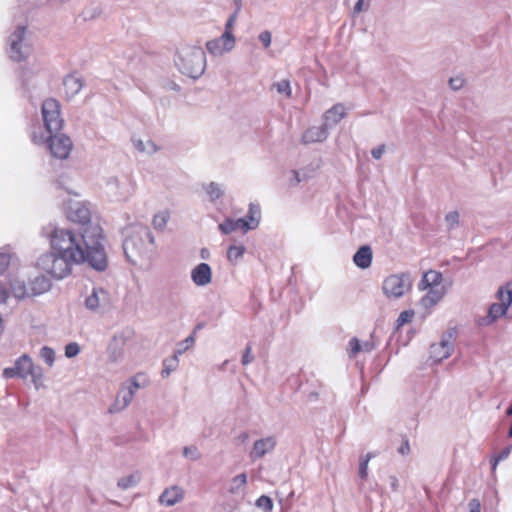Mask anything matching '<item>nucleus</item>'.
<instances>
[{"label": "nucleus", "instance_id": "obj_24", "mask_svg": "<svg viewBox=\"0 0 512 512\" xmlns=\"http://www.w3.org/2000/svg\"><path fill=\"white\" fill-rule=\"evenodd\" d=\"M443 281V276L440 272L435 270H429L425 272L422 276L418 284V288L421 291H425L429 288H433L435 286H441Z\"/></svg>", "mask_w": 512, "mask_h": 512}, {"label": "nucleus", "instance_id": "obj_22", "mask_svg": "<svg viewBox=\"0 0 512 512\" xmlns=\"http://www.w3.org/2000/svg\"><path fill=\"white\" fill-rule=\"evenodd\" d=\"M184 497V491L178 486L165 489L159 497L161 505L170 507L180 502Z\"/></svg>", "mask_w": 512, "mask_h": 512}, {"label": "nucleus", "instance_id": "obj_40", "mask_svg": "<svg viewBox=\"0 0 512 512\" xmlns=\"http://www.w3.org/2000/svg\"><path fill=\"white\" fill-rule=\"evenodd\" d=\"M255 505L257 508L261 509L264 512H271L273 510V501L270 497L266 495L260 496L256 500Z\"/></svg>", "mask_w": 512, "mask_h": 512}, {"label": "nucleus", "instance_id": "obj_20", "mask_svg": "<svg viewBox=\"0 0 512 512\" xmlns=\"http://www.w3.org/2000/svg\"><path fill=\"white\" fill-rule=\"evenodd\" d=\"M328 130L329 129L323 123L320 126L309 127L302 134L301 142L303 144L323 142L329 135Z\"/></svg>", "mask_w": 512, "mask_h": 512}, {"label": "nucleus", "instance_id": "obj_53", "mask_svg": "<svg viewBox=\"0 0 512 512\" xmlns=\"http://www.w3.org/2000/svg\"><path fill=\"white\" fill-rule=\"evenodd\" d=\"M252 347L250 345H247L243 355H242V359H241V362L244 366L250 364L254 357L252 356Z\"/></svg>", "mask_w": 512, "mask_h": 512}, {"label": "nucleus", "instance_id": "obj_3", "mask_svg": "<svg viewBox=\"0 0 512 512\" xmlns=\"http://www.w3.org/2000/svg\"><path fill=\"white\" fill-rule=\"evenodd\" d=\"M178 70L191 78H199L206 69V56L200 46L185 45L178 49L175 57Z\"/></svg>", "mask_w": 512, "mask_h": 512}, {"label": "nucleus", "instance_id": "obj_43", "mask_svg": "<svg viewBox=\"0 0 512 512\" xmlns=\"http://www.w3.org/2000/svg\"><path fill=\"white\" fill-rule=\"evenodd\" d=\"M183 455L184 457L192 460L197 461L201 458V454L196 446H186L183 448Z\"/></svg>", "mask_w": 512, "mask_h": 512}, {"label": "nucleus", "instance_id": "obj_62", "mask_svg": "<svg viewBox=\"0 0 512 512\" xmlns=\"http://www.w3.org/2000/svg\"><path fill=\"white\" fill-rule=\"evenodd\" d=\"M292 173H293V176L295 178V183L296 184L299 183L300 182V178H299L298 172L297 171H293Z\"/></svg>", "mask_w": 512, "mask_h": 512}, {"label": "nucleus", "instance_id": "obj_45", "mask_svg": "<svg viewBox=\"0 0 512 512\" xmlns=\"http://www.w3.org/2000/svg\"><path fill=\"white\" fill-rule=\"evenodd\" d=\"M348 347V355L350 358L355 357L361 352V342L356 337L349 341Z\"/></svg>", "mask_w": 512, "mask_h": 512}, {"label": "nucleus", "instance_id": "obj_34", "mask_svg": "<svg viewBox=\"0 0 512 512\" xmlns=\"http://www.w3.org/2000/svg\"><path fill=\"white\" fill-rule=\"evenodd\" d=\"M179 366V357L173 353L172 356L163 360V369L161 375L163 378L168 377Z\"/></svg>", "mask_w": 512, "mask_h": 512}, {"label": "nucleus", "instance_id": "obj_60", "mask_svg": "<svg viewBox=\"0 0 512 512\" xmlns=\"http://www.w3.org/2000/svg\"><path fill=\"white\" fill-rule=\"evenodd\" d=\"M374 349V344L370 341L361 343V352L369 353Z\"/></svg>", "mask_w": 512, "mask_h": 512}, {"label": "nucleus", "instance_id": "obj_35", "mask_svg": "<svg viewBox=\"0 0 512 512\" xmlns=\"http://www.w3.org/2000/svg\"><path fill=\"white\" fill-rule=\"evenodd\" d=\"M140 481V475L138 473H133L128 476H124L120 478L117 482V486L122 490H127L131 487L136 486Z\"/></svg>", "mask_w": 512, "mask_h": 512}, {"label": "nucleus", "instance_id": "obj_59", "mask_svg": "<svg viewBox=\"0 0 512 512\" xmlns=\"http://www.w3.org/2000/svg\"><path fill=\"white\" fill-rule=\"evenodd\" d=\"M388 480H389L391 489L393 491H397L398 490V486H399L398 478L395 475H390Z\"/></svg>", "mask_w": 512, "mask_h": 512}, {"label": "nucleus", "instance_id": "obj_58", "mask_svg": "<svg viewBox=\"0 0 512 512\" xmlns=\"http://www.w3.org/2000/svg\"><path fill=\"white\" fill-rule=\"evenodd\" d=\"M385 151V145H380L374 149H372L371 154L373 158L380 159Z\"/></svg>", "mask_w": 512, "mask_h": 512}, {"label": "nucleus", "instance_id": "obj_42", "mask_svg": "<svg viewBox=\"0 0 512 512\" xmlns=\"http://www.w3.org/2000/svg\"><path fill=\"white\" fill-rule=\"evenodd\" d=\"M40 357L44 360L46 364L50 367L53 366L55 361V352L52 348L48 346H44L40 350Z\"/></svg>", "mask_w": 512, "mask_h": 512}, {"label": "nucleus", "instance_id": "obj_32", "mask_svg": "<svg viewBox=\"0 0 512 512\" xmlns=\"http://www.w3.org/2000/svg\"><path fill=\"white\" fill-rule=\"evenodd\" d=\"M246 248L242 244L231 245L227 250L228 261L236 265L244 256Z\"/></svg>", "mask_w": 512, "mask_h": 512}, {"label": "nucleus", "instance_id": "obj_2", "mask_svg": "<svg viewBox=\"0 0 512 512\" xmlns=\"http://www.w3.org/2000/svg\"><path fill=\"white\" fill-rule=\"evenodd\" d=\"M154 249V237L147 226L130 225L124 230L123 250L133 264L150 257Z\"/></svg>", "mask_w": 512, "mask_h": 512}, {"label": "nucleus", "instance_id": "obj_28", "mask_svg": "<svg viewBox=\"0 0 512 512\" xmlns=\"http://www.w3.org/2000/svg\"><path fill=\"white\" fill-rule=\"evenodd\" d=\"M202 189L206 193L210 202L217 201L218 199L222 198L225 194V189L223 185L214 181L204 183L202 185Z\"/></svg>", "mask_w": 512, "mask_h": 512}, {"label": "nucleus", "instance_id": "obj_1", "mask_svg": "<svg viewBox=\"0 0 512 512\" xmlns=\"http://www.w3.org/2000/svg\"><path fill=\"white\" fill-rule=\"evenodd\" d=\"M47 233L51 249L79 263L87 262L95 270L106 269L108 261L103 246V230L100 225L89 226L78 233L71 229L53 227Z\"/></svg>", "mask_w": 512, "mask_h": 512}, {"label": "nucleus", "instance_id": "obj_36", "mask_svg": "<svg viewBox=\"0 0 512 512\" xmlns=\"http://www.w3.org/2000/svg\"><path fill=\"white\" fill-rule=\"evenodd\" d=\"M195 341L196 339L194 334L189 335L187 338L177 343L176 348L174 350V354L177 355L178 357L184 354L186 351L193 348V346L195 345Z\"/></svg>", "mask_w": 512, "mask_h": 512}, {"label": "nucleus", "instance_id": "obj_7", "mask_svg": "<svg viewBox=\"0 0 512 512\" xmlns=\"http://www.w3.org/2000/svg\"><path fill=\"white\" fill-rule=\"evenodd\" d=\"M32 140L36 144L48 142V148L52 156L58 159L68 158L73 147L71 139L64 134L52 133L44 137L43 135L38 136L34 133Z\"/></svg>", "mask_w": 512, "mask_h": 512}, {"label": "nucleus", "instance_id": "obj_29", "mask_svg": "<svg viewBox=\"0 0 512 512\" xmlns=\"http://www.w3.org/2000/svg\"><path fill=\"white\" fill-rule=\"evenodd\" d=\"M7 286H10L13 296L17 299H23L30 296V291L27 289L25 282L18 278L6 279Z\"/></svg>", "mask_w": 512, "mask_h": 512}, {"label": "nucleus", "instance_id": "obj_52", "mask_svg": "<svg viewBox=\"0 0 512 512\" xmlns=\"http://www.w3.org/2000/svg\"><path fill=\"white\" fill-rule=\"evenodd\" d=\"M8 299V290L6 278L0 279V304L5 303Z\"/></svg>", "mask_w": 512, "mask_h": 512}, {"label": "nucleus", "instance_id": "obj_63", "mask_svg": "<svg viewBox=\"0 0 512 512\" xmlns=\"http://www.w3.org/2000/svg\"><path fill=\"white\" fill-rule=\"evenodd\" d=\"M240 438H241L243 441H245V440H247V439H248V434H247V433H242V434L240 435Z\"/></svg>", "mask_w": 512, "mask_h": 512}, {"label": "nucleus", "instance_id": "obj_15", "mask_svg": "<svg viewBox=\"0 0 512 512\" xmlns=\"http://www.w3.org/2000/svg\"><path fill=\"white\" fill-rule=\"evenodd\" d=\"M236 45V38L233 33L223 32L221 36L206 42L205 47L208 53L214 57H221L231 52Z\"/></svg>", "mask_w": 512, "mask_h": 512}, {"label": "nucleus", "instance_id": "obj_33", "mask_svg": "<svg viewBox=\"0 0 512 512\" xmlns=\"http://www.w3.org/2000/svg\"><path fill=\"white\" fill-rule=\"evenodd\" d=\"M247 218H251V222H247L250 230H254L259 226L261 219V210L259 205L251 203L247 213Z\"/></svg>", "mask_w": 512, "mask_h": 512}, {"label": "nucleus", "instance_id": "obj_16", "mask_svg": "<svg viewBox=\"0 0 512 512\" xmlns=\"http://www.w3.org/2000/svg\"><path fill=\"white\" fill-rule=\"evenodd\" d=\"M128 338L124 332L116 333L112 337L107 347V356L110 362L116 363L123 358Z\"/></svg>", "mask_w": 512, "mask_h": 512}, {"label": "nucleus", "instance_id": "obj_50", "mask_svg": "<svg viewBox=\"0 0 512 512\" xmlns=\"http://www.w3.org/2000/svg\"><path fill=\"white\" fill-rule=\"evenodd\" d=\"M80 352V347L76 342H72L66 345L65 347V356L67 358H72L78 355Z\"/></svg>", "mask_w": 512, "mask_h": 512}, {"label": "nucleus", "instance_id": "obj_17", "mask_svg": "<svg viewBox=\"0 0 512 512\" xmlns=\"http://www.w3.org/2000/svg\"><path fill=\"white\" fill-rule=\"evenodd\" d=\"M277 444L275 436H267L256 440L253 443L249 457L252 461L263 458L266 454L272 452Z\"/></svg>", "mask_w": 512, "mask_h": 512}, {"label": "nucleus", "instance_id": "obj_18", "mask_svg": "<svg viewBox=\"0 0 512 512\" xmlns=\"http://www.w3.org/2000/svg\"><path fill=\"white\" fill-rule=\"evenodd\" d=\"M453 350L452 335L444 336L440 343L433 344L430 347V357L435 362H440L448 358Z\"/></svg>", "mask_w": 512, "mask_h": 512}, {"label": "nucleus", "instance_id": "obj_57", "mask_svg": "<svg viewBox=\"0 0 512 512\" xmlns=\"http://www.w3.org/2000/svg\"><path fill=\"white\" fill-rule=\"evenodd\" d=\"M398 453L403 456L408 455L410 453V444L407 439H405L398 448Z\"/></svg>", "mask_w": 512, "mask_h": 512}, {"label": "nucleus", "instance_id": "obj_48", "mask_svg": "<svg viewBox=\"0 0 512 512\" xmlns=\"http://www.w3.org/2000/svg\"><path fill=\"white\" fill-rule=\"evenodd\" d=\"M413 316H414V311H412V310H405V311L401 312L397 319L398 327L411 322Z\"/></svg>", "mask_w": 512, "mask_h": 512}, {"label": "nucleus", "instance_id": "obj_11", "mask_svg": "<svg viewBox=\"0 0 512 512\" xmlns=\"http://www.w3.org/2000/svg\"><path fill=\"white\" fill-rule=\"evenodd\" d=\"M499 302L493 303L488 310V315L479 321L480 325H490L500 317H512V295L508 291L498 292Z\"/></svg>", "mask_w": 512, "mask_h": 512}, {"label": "nucleus", "instance_id": "obj_6", "mask_svg": "<svg viewBox=\"0 0 512 512\" xmlns=\"http://www.w3.org/2000/svg\"><path fill=\"white\" fill-rule=\"evenodd\" d=\"M26 27L19 25L10 33L7 39V53L15 62L24 61L31 53V47L25 37Z\"/></svg>", "mask_w": 512, "mask_h": 512}, {"label": "nucleus", "instance_id": "obj_19", "mask_svg": "<svg viewBox=\"0 0 512 512\" xmlns=\"http://www.w3.org/2000/svg\"><path fill=\"white\" fill-rule=\"evenodd\" d=\"M346 115L345 106L342 103H337L324 112L322 116L323 124L330 129L336 126Z\"/></svg>", "mask_w": 512, "mask_h": 512}, {"label": "nucleus", "instance_id": "obj_4", "mask_svg": "<svg viewBox=\"0 0 512 512\" xmlns=\"http://www.w3.org/2000/svg\"><path fill=\"white\" fill-rule=\"evenodd\" d=\"M74 264L80 263L53 250L51 252L44 253L37 260V266L56 279H63L69 275Z\"/></svg>", "mask_w": 512, "mask_h": 512}, {"label": "nucleus", "instance_id": "obj_49", "mask_svg": "<svg viewBox=\"0 0 512 512\" xmlns=\"http://www.w3.org/2000/svg\"><path fill=\"white\" fill-rule=\"evenodd\" d=\"M371 0H358L353 8V14L365 12L370 8Z\"/></svg>", "mask_w": 512, "mask_h": 512}, {"label": "nucleus", "instance_id": "obj_64", "mask_svg": "<svg viewBox=\"0 0 512 512\" xmlns=\"http://www.w3.org/2000/svg\"><path fill=\"white\" fill-rule=\"evenodd\" d=\"M507 416H512V405L506 411Z\"/></svg>", "mask_w": 512, "mask_h": 512}, {"label": "nucleus", "instance_id": "obj_46", "mask_svg": "<svg viewBox=\"0 0 512 512\" xmlns=\"http://www.w3.org/2000/svg\"><path fill=\"white\" fill-rule=\"evenodd\" d=\"M239 11H240V7H237L235 12L229 16V18L227 19L225 26H224V32L233 33L234 26L238 19Z\"/></svg>", "mask_w": 512, "mask_h": 512}, {"label": "nucleus", "instance_id": "obj_26", "mask_svg": "<svg viewBox=\"0 0 512 512\" xmlns=\"http://www.w3.org/2000/svg\"><path fill=\"white\" fill-rule=\"evenodd\" d=\"M219 230L223 234H229L236 230H241L243 232L249 231V226L242 218L233 220L230 218L225 219L221 224H219Z\"/></svg>", "mask_w": 512, "mask_h": 512}, {"label": "nucleus", "instance_id": "obj_23", "mask_svg": "<svg viewBox=\"0 0 512 512\" xmlns=\"http://www.w3.org/2000/svg\"><path fill=\"white\" fill-rule=\"evenodd\" d=\"M373 252L370 246H361L353 256L354 264L361 269H367L371 266Z\"/></svg>", "mask_w": 512, "mask_h": 512}, {"label": "nucleus", "instance_id": "obj_13", "mask_svg": "<svg viewBox=\"0 0 512 512\" xmlns=\"http://www.w3.org/2000/svg\"><path fill=\"white\" fill-rule=\"evenodd\" d=\"M84 306L92 313L103 314L111 306L110 293L102 287L94 286L85 297Z\"/></svg>", "mask_w": 512, "mask_h": 512}, {"label": "nucleus", "instance_id": "obj_30", "mask_svg": "<svg viewBox=\"0 0 512 512\" xmlns=\"http://www.w3.org/2000/svg\"><path fill=\"white\" fill-rule=\"evenodd\" d=\"M51 287L50 280L45 276L36 277L30 284V295H40L47 292Z\"/></svg>", "mask_w": 512, "mask_h": 512}, {"label": "nucleus", "instance_id": "obj_27", "mask_svg": "<svg viewBox=\"0 0 512 512\" xmlns=\"http://www.w3.org/2000/svg\"><path fill=\"white\" fill-rule=\"evenodd\" d=\"M65 93L68 97L77 95L83 87V81L80 77L75 75H68L63 81Z\"/></svg>", "mask_w": 512, "mask_h": 512}, {"label": "nucleus", "instance_id": "obj_14", "mask_svg": "<svg viewBox=\"0 0 512 512\" xmlns=\"http://www.w3.org/2000/svg\"><path fill=\"white\" fill-rule=\"evenodd\" d=\"M67 217L71 222L79 224V230H86L89 226L99 225L96 220H93L91 208L85 202L71 204L67 211Z\"/></svg>", "mask_w": 512, "mask_h": 512}, {"label": "nucleus", "instance_id": "obj_56", "mask_svg": "<svg viewBox=\"0 0 512 512\" xmlns=\"http://www.w3.org/2000/svg\"><path fill=\"white\" fill-rule=\"evenodd\" d=\"M469 512H481V504L478 499H471L469 501Z\"/></svg>", "mask_w": 512, "mask_h": 512}, {"label": "nucleus", "instance_id": "obj_44", "mask_svg": "<svg viewBox=\"0 0 512 512\" xmlns=\"http://www.w3.org/2000/svg\"><path fill=\"white\" fill-rule=\"evenodd\" d=\"M459 213L457 211H451L445 216V222L449 230L454 229L459 224Z\"/></svg>", "mask_w": 512, "mask_h": 512}, {"label": "nucleus", "instance_id": "obj_8", "mask_svg": "<svg viewBox=\"0 0 512 512\" xmlns=\"http://www.w3.org/2000/svg\"><path fill=\"white\" fill-rule=\"evenodd\" d=\"M412 288V279L409 273L391 274L382 284V291L387 298L398 299Z\"/></svg>", "mask_w": 512, "mask_h": 512}, {"label": "nucleus", "instance_id": "obj_21", "mask_svg": "<svg viewBox=\"0 0 512 512\" xmlns=\"http://www.w3.org/2000/svg\"><path fill=\"white\" fill-rule=\"evenodd\" d=\"M191 279L196 286H206L211 283L212 270L207 263H200L191 270Z\"/></svg>", "mask_w": 512, "mask_h": 512}, {"label": "nucleus", "instance_id": "obj_38", "mask_svg": "<svg viewBox=\"0 0 512 512\" xmlns=\"http://www.w3.org/2000/svg\"><path fill=\"white\" fill-rule=\"evenodd\" d=\"M168 219H169V213L167 211H161V212L157 213L156 215H154L153 221H152L153 226L156 229L162 230L165 228V226L168 222Z\"/></svg>", "mask_w": 512, "mask_h": 512}, {"label": "nucleus", "instance_id": "obj_61", "mask_svg": "<svg viewBox=\"0 0 512 512\" xmlns=\"http://www.w3.org/2000/svg\"><path fill=\"white\" fill-rule=\"evenodd\" d=\"M373 457H375V454H373V453L369 452V453H367L366 455L361 456V457H360V460H367V464H369V461H370Z\"/></svg>", "mask_w": 512, "mask_h": 512}, {"label": "nucleus", "instance_id": "obj_25", "mask_svg": "<svg viewBox=\"0 0 512 512\" xmlns=\"http://www.w3.org/2000/svg\"><path fill=\"white\" fill-rule=\"evenodd\" d=\"M428 292L421 299V304L425 308H431L436 305L446 294V290L443 285L435 286L427 289Z\"/></svg>", "mask_w": 512, "mask_h": 512}, {"label": "nucleus", "instance_id": "obj_41", "mask_svg": "<svg viewBox=\"0 0 512 512\" xmlns=\"http://www.w3.org/2000/svg\"><path fill=\"white\" fill-rule=\"evenodd\" d=\"M11 257L12 256L9 253L0 252V279H8V276L5 275V272L10 265Z\"/></svg>", "mask_w": 512, "mask_h": 512}, {"label": "nucleus", "instance_id": "obj_37", "mask_svg": "<svg viewBox=\"0 0 512 512\" xmlns=\"http://www.w3.org/2000/svg\"><path fill=\"white\" fill-rule=\"evenodd\" d=\"M134 146L138 151H140L142 153L149 154V155L154 154L158 150L157 146L151 140H146V141H143L141 139L135 140Z\"/></svg>", "mask_w": 512, "mask_h": 512}, {"label": "nucleus", "instance_id": "obj_9", "mask_svg": "<svg viewBox=\"0 0 512 512\" xmlns=\"http://www.w3.org/2000/svg\"><path fill=\"white\" fill-rule=\"evenodd\" d=\"M135 191V182L128 175L112 177L106 183V193L113 201H126Z\"/></svg>", "mask_w": 512, "mask_h": 512}, {"label": "nucleus", "instance_id": "obj_10", "mask_svg": "<svg viewBox=\"0 0 512 512\" xmlns=\"http://www.w3.org/2000/svg\"><path fill=\"white\" fill-rule=\"evenodd\" d=\"M41 112L47 133H58L64 123L60 114L59 102L53 98L46 99L42 103Z\"/></svg>", "mask_w": 512, "mask_h": 512}, {"label": "nucleus", "instance_id": "obj_51", "mask_svg": "<svg viewBox=\"0 0 512 512\" xmlns=\"http://www.w3.org/2000/svg\"><path fill=\"white\" fill-rule=\"evenodd\" d=\"M465 84V80L462 77H452L449 80V86L452 90H460Z\"/></svg>", "mask_w": 512, "mask_h": 512}, {"label": "nucleus", "instance_id": "obj_39", "mask_svg": "<svg viewBox=\"0 0 512 512\" xmlns=\"http://www.w3.org/2000/svg\"><path fill=\"white\" fill-rule=\"evenodd\" d=\"M279 94H283L286 98L292 95V89L289 80L283 79L273 85Z\"/></svg>", "mask_w": 512, "mask_h": 512}, {"label": "nucleus", "instance_id": "obj_55", "mask_svg": "<svg viewBox=\"0 0 512 512\" xmlns=\"http://www.w3.org/2000/svg\"><path fill=\"white\" fill-rule=\"evenodd\" d=\"M359 477L364 480L368 476V464L367 460H360L359 461V471H358Z\"/></svg>", "mask_w": 512, "mask_h": 512}, {"label": "nucleus", "instance_id": "obj_47", "mask_svg": "<svg viewBox=\"0 0 512 512\" xmlns=\"http://www.w3.org/2000/svg\"><path fill=\"white\" fill-rule=\"evenodd\" d=\"M258 40L261 42L264 49H268L272 43V34L269 30H264L258 35Z\"/></svg>", "mask_w": 512, "mask_h": 512}, {"label": "nucleus", "instance_id": "obj_31", "mask_svg": "<svg viewBox=\"0 0 512 512\" xmlns=\"http://www.w3.org/2000/svg\"><path fill=\"white\" fill-rule=\"evenodd\" d=\"M247 484V475L240 473L233 477L228 486V492L232 495L240 493Z\"/></svg>", "mask_w": 512, "mask_h": 512}, {"label": "nucleus", "instance_id": "obj_54", "mask_svg": "<svg viewBox=\"0 0 512 512\" xmlns=\"http://www.w3.org/2000/svg\"><path fill=\"white\" fill-rule=\"evenodd\" d=\"M511 450H512V447H511V446H510V447H506V448H504V449H503V450L498 454V456H496V457H495V459H494V463H493V468H495V467H496V465H497L500 461H502V460L506 459V458L510 455Z\"/></svg>", "mask_w": 512, "mask_h": 512}, {"label": "nucleus", "instance_id": "obj_5", "mask_svg": "<svg viewBox=\"0 0 512 512\" xmlns=\"http://www.w3.org/2000/svg\"><path fill=\"white\" fill-rule=\"evenodd\" d=\"M148 384L149 380L143 374H137L130 378L120 387L109 411L111 413H118L126 409L133 401L136 392L141 388H145Z\"/></svg>", "mask_w": 512, "mask_h": 512}, {"label": "nucleus", "instance_id": "obj_12", "mask_svg": "<svg viewBox=\"0 0 512 512\" xmlns=\"http://www.w3.org/2000/svg\"><path fill=\"white\" fill-rule=\"evenodd\" d=\"M29 375L32 376V380L37 386V382L41 378V373L36 372L31 358L26 354L19 357L13 367H8L3 370V377L5 379L14 377L25 379Z\"/></svg>", "mask_w": 512, "mask_h": 512}]
</instances>
